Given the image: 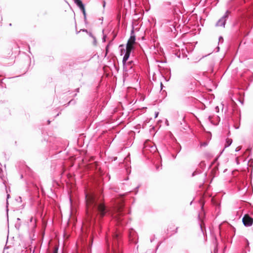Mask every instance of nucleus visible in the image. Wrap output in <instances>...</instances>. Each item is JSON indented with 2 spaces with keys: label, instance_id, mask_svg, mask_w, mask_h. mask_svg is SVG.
<instances>
[{
  "label": "nucleus",
  "instance_id": "obj_1",
  "mask_svg": "<svg viewBox=\"0 0 253 253\" xmlns=\"http://www.w3.org/2000/svg\"><path fill=\"white\" fill-rule=\"evenodd\" d=\"M85 199L86 207V214L88 220H93L98 215L104 216L107 212L105 206L98 203L96 196L92 193H85Z\"/></svg>",
  "mask_w": 253,
  "mask_h": 253
},
{
  "label": "nucleus",
  "instance_id": "obj_2",
  "mask_svg": "<svg viewBox=\"0 0 253 253\" xmlns=\"http://www.w3.org/2000/svg\"><path fill=\"white\" fill-rule=\"evenodd\" d=\"M124 213L123 211V208L121 206L117 209L116 213L115 215V218L118 224L123 225Z\"/></svg>",
  "mask_w": 253,
  "mask_h": 253
},
{
  "label": "nucleus",
  "instance_id": "obj_3",
  "mask_svg": "<svg viewBox=\"0 0 253 253\" xmlns=\"http://www.w3.org/2000/svg\"><path fill=\"white\" fill-rule=\"evenodd\" d=\"M230 13V12L229 10H227L223 16L216 22L215 26L224 27L226 20L228 18Z\"/></svg>",
  "mask_w": 253,
  "mask_h": 253
},
{
  "label": "nucleus",
  "instance_id": "obj_4",
  "mask_svg": "<svg viewBox=\"0 0 253 253\" xmlns=\"http://www.w3.org/2000/svg\"><path fill=\"white\" fill-rule=\"evenodd\" d=\"M242 222L246 227H250L253 225V218L248 214H245L242 218Z\"/></svg>",
  "mask_w": 253,
  "mask_h": 253
},
{
  "label": "nucleus",
  "instance_id": "obj_5",
  "mask_svg": "<svg viewBox=\"0 0 253 253\" xmlns=\"http://www.w3.org/2000/svg\"><path fill=\"white\" fill-rule=\"evenodd\" d=\"M135 35L133 29H132L130 33V36L129 38L126 45L130 46H134V44L135 43Z\"/></svg>",
  "mask_w": 253,
  "mask_h": 253
},
{
  "label": "nucleus",
  "instance_id": "obj_6",
  "mask_svg": "<svg viewBox=\"0 0 253 253\" xmlns=\"http://www.w3.org/2000/svg\"><path fill=\"white\" fill-rule=\"evenodd\" d=\"M133 49L134 46H130L126 45V49L124 48L121 49V55H122L123 53H125V54L130 55L131 51Z\"/></svg>",
  "mask_w": 253,
  "mask_h": 253
},
{
  "label": "nucleus",
  "instance_id": "obj_7",
  "mask_svg": "<svg viewBox=\"0 0 253 253\" xmlns=\"http://www.w3.org/2000/svg\"><path fill=\"white\" fill-rule=\"evenodd\" d=\"M129 56H130V55L125 53V55L123 58L122 62H123V69L125 71H127L126 61L128 59Z\"/></svg>",
  "mask_w": 253,
  "mask_h": 253
},
{
  "label": "nucleus",
  "instance_id": "obj_8",
  "mask_svg": "<svg viewBox=\"0 0 253 253\" xmlns=\"http://www.w3.org/2000/svg\"><path fill=\"white\" fill-rule=\"evenodd\" d=\"M137 237L136 234L135 232L131 229L129 233V239L131 242H135L136 241L134 240V239Z\"/></svg>",
  "mask_w": 253,
  "mask_h": 253
},
{
  "label": "nucleus",
  "instance_id": "obj_9",
  "mask_svg": "<svg viewBox=\"0 0 253 253\" xmlns=\"http://www.w3.org/2000/svg\"><path fill=\"white\" fill-rule=\"evenodd\" d=\"M232 143V140L231 139H227L226 140L225 144L224 145V149L222 150V151L221 152V153H222L224 149L229 147Z\"/></svg>",
  "mask_w": 253,
  "mask_h": 253
},
{
  "label": "nucleus",
  "instance_id": "obj_10",
  "mask_svg": "<svg viewBox=\"0 0 253 253\" xmlns=\"http://www.w3.org/2000/svg\"><path fill=\"white\" fill-rule=\"evenodd\" d=\"M74 2L78 5L80 9H83L84 7L82 1L81 0H74Z\"/></svg>",
  "mask_w": 253,
  "mask_h": 253
},
{
  "label": "nucleus",
  "instance_id": "obj_11",
  "mask_svg": "<svg viewBox=\"0 0 253 253\" xmlns=\"http://www.w3.org/2000/svg\"><path fill=\"white\" fill-rule=\"evenodd\" d=\"M83 14H84V21H86V12H85V7H83V9H80Z\"/></svg>",
  "mask_w": 253,
  "mask_h": 253
},
{
  "label": "nucleus",
  "instance_id": "obj_12",
  "mask_svg": "<svg viewBox=\"0 0 253 253\" xmlns=\"http://www.w3.org/2000/svg\"><path fill=\"white\" fill-rule=\"evenodd\" d=\"M83 14H84V21H86V12H85V7H83V9H80Z\"/></svg>",
  "mask_w": 253,
  "mask_h": 253
},
{
  "label": "nucleus",
  "instance_id": "obj_13",
  "mask_svg": "<svg viewBox=\"0 0 253 253\" xmlns=\"http://www.w3.org/2000/svg\"><path fill=\"white\" fill-rule=\"evenodd\" d=\"M132 61H128V62H127L126 61V64H127V70L129 69H131L132 68V66H131V64L132 63Z\"/></svg>",
  "mask_w": 253,
  "mask_h": 253
},
{
  "label": "nucleus",
  "instance_id": "obj_14",
  "mask_svg": "<svg viewBox=\"0 0 253 253\" xmlns=\"http://www.w3.org/2000/svg\"><path fill=\"white\" fill-rule=\"evenodd\" d=\"M218 42H221V43H222L223 42V38L221 36L219 37Z\"/></svg>",
  "mask_w": 253,
  "mask_h": 253
},
{
  "label": "nucleus",
  "instance_id": "obj_15",
  "mask_svg": "<svg viewBox=\"0 0 253 253\" xmlns=\"http://www.w3.org/2000/svg\"><path fill=\"white\" fill-rule=\"evenodd\" d=\"M158 114H159V112H156L155 113V118H157L158 116Z\"/></svg>",
  "mask_w": 253,
  "mask_h": 253
},
{
  "label": "nucleus",
  "instance_id": "obj_16",
  "mask_svg": "<svg viewBox=\"0 0 253 253\" xmlns=\"http://www.w3.org/2000/svg\"><path fill=\"white\" fill-rule=\"evenodd\" d=\"M105 5H106V2L105 0H103V6L104 8L105 7Z\"/></svg>",
  "mask_w": 253,
  "mask_h": 253
},
{
  "label": "nucleus",
  "instance_id": "obj_17",
  "mask_svg": "<svg viewBox=\"0 0 253 253\" xmlns=\"http://www.w3.org/2000/svg\"><path fill=\"white\" fill-rule=\"evenodd\" d=\"M197 173L196 172V171H194L193 173H192V176H194V175H195L196 174H197Z\"/></svg>",
  "mask_w": 253,
  "mask_h": 253
},
{
  "label": "nucleus",
  "instance_id": "obj_18",
  "mask_svg": "<svg viewBox=\"0 0 253 253\" xmlns=\"http://www.w3.org/2000/svg\"><path fill=\"white\" fill-rule=\"evenodd\" d=\"M241 149V148L237 147L236 149V151H239Z\"/></svg>",
  "mask_w": 253,
  "mask_h": 253
},
{
  "label": "nucleus",
  "instance_id": "obj_19",
  "mask_svg": "<svg viewBox=\"0 0 253 253\" xmlns=\"http://www.w3.org/2000/svg\"><path fill=\"white\" fill-rule=\"evenodd\" d=\"M219 51V46H217V50H216V52H218Z\"/></svg>",
  "mask_w": 253,
  "mask_h": 253
},
{
  "label": "nucleus",
  "instance_id": "obj_20",
  "mask_svg": "<svg viewBox=\"0 0 253 253\" xmlns=\"http://www.w3.org/2000/svg\"><path fill=\"white\" fill-rule=\"evenodd\" d=\"M106 242H107V244L108 246H109V243H108V239H106Z\"/></svg>",
  "mask_w": 253,
  "mask_h": 253
},
{
  "label": "nucleus",
  "instance_id": "obj_21",
  "mask_svg": "<svg viewBox=\"0 0 253 253\" xmlns=\"http://www.w3.org/2000/svg\"><path fill=\"white\" fill-rule=\"evenodd\" d=\"M108 46H109V45H108L106 46V51H107V50H108Z\"/></svg>",
  "mask_w": 253,
  "mask_h": 253
},
{
  "label": "nucleus",
  "instance_id": "obj_22",
  "mask_svg": "<svg viewBox=\"0 0 253 253\" xmlns=\"http://www.w3.org/2000/svg\"><path fill=\"white\" fill-rule=\"evenodd\" d=\"M76 90L77 92H79V88H77Z\"/></svg>",
  "mask_w": 253,
  "mask_h": 253
},
{
  "label": "nucleus",
  "instance_id": "obj_23",
  "mask_svg": "<svg viewBox=\"0 0 253 253\" xmlns=\"http://www.w3.org/2000/svg\"><path fill=\"white\" fill-rule=\"evenodd\" d=\"M200 227L201 230H202V224H200Z\"/></svg>",
  "mask_w": 253,
  "mask_h": 253
},
{
  "label": "nucleus",
  "instance_id": "obj_24",
  "mask_svg": "<svg viewBox=\"0 0 253 253\" xmlns=\"http://www.w3.org/2000/svg\"><path fill=\"white\" fill-rule=\"evenodd\" d=\"M124 45L123 44H121L120 45V47H124Z\"/></svg>",
  "mask_w": 253,
  "mask_h": 253
},
{
  "label": "nucleus",
  "instance_id": "obj_25",
  "mask_svg": "<svg viewBox=\"0 0 253 253\" xmlns=\"http://www.w3.org/2000/svg\"><path fill=\"white\" fill-rule=\"evenodd\" d=\"M105 37H103V39L104 42H105Z\"/></svg>",
  "mask_w": 253,
  "mask_h": 253
},
{
  "label": "nucleus",
  "instance_id": "obj_26",
  "mask_svg": "<svg viewBox=\"0 0 253 253\" xmlns=\"http://www.w3.org/2000/svg\"><path fill=\"white\" fill-rule=\"evenodd\" d=\"M162 86H163V84H162V83H161V88H162Z\"/></svg>",
  "mask_w": 253,
  "mask_h": 253
},
{
  "label": "nucleus",
  "instance_id": "obj_27",
  "mask_svg": "<svg viewBox=\"0 0 253 253\" xmlns=\"http://www.w3.org/2000/svg\"><path fill=\"white\" fill-rule=\"evenodd\" d=\"M9 196H9V194H8V195H7V198H9Z\"/></svg>",
  "mask_w": 253,
  "mask_h": 253
},
{
  "label": "nucleus",
  "instance_id": "obj_28",
  "mask_svg": "<svg viewBox=\"0 0 253 253\" xmlns=\"http://www.w3.org/2000/svg\"><path fill=\"white\" fill-rule=\"evenodd\" d=\"M236 161H237V164H238V158H236Z\"/></svg>",
  "mask_w": 253,
  "mask_h": 253
},
{
  "label": "nucleus",
  "instance_id": "obj_29",
  "mask_svg": "<svg viewBox=\"0 0 253 253\" xmlns=\"http://www.w3.org/2000/svg\"><path fill=\"white\" fill-rule=\"evenodd\" d=\"M50 121H49V120H48V124H50Z\"/></svg>",
  "mask_w": 253,
  "mask_h": 253
},
{
  "label": "nucleus",
  "instance_id": "obj_30",
  "mask_svg": "<svg viewBox=\"0 0 253 253\" xmlns=\"http://www.w3.org/2000/svg\"><path fill=\"white\" fill-rule=\"evenodd\" d=\"M177 228H176V231H175V233L177 232Z\"/></svg>",
  "mask_w": 253,
  "mask_h": 253
},
{
  "label": "nucleus",
  "instance_id": "obj_31",
  "mask_svg": "<svg viewBox=\"0 0 253 253\" xmlns=\"http://www.w3.org/2000/svg\"><path fill=\"white\" fill-rule=\"evenodd\" d=\"M53 253H57V252L56 251H55Z\"/></svg>",
  "mask_w": 253,
  "mask_h": 253
},
{
  "label": "nucleus",
  "instance_id": "obj_32",
  "mask_svg": "<svg viewBox=\"0 0 253 253\" xmlns=\"http://www.w3.org/2000/svg\"><path fill=\"white\" fill-rule=\"evenodd\" d=\"M153 241V239H151V242H152V241Z\"/></svg>",
  "mask_w": 253,
  "mask_h": 253
},
{
  "label": "nucleus",
  "instance_id": "obj_33",
  "mask_svg": "<svg viewBox=\"0 0 253 253\" xmlns=\"http://www.w3.org/2000/svg\"><path fill=\"white\" fill-rule=\"evenodd\" d=\"M72 100H71L70 101H69V104L71 102Z\"/></svg>",
  "mask_w": 253,
  "mask_h": 253
},
{
  "label": "nucleus",
  "instance_id": "obj_34",
  "mask_svg": "<svg viewBox=\"0 0 253 253\" xmlns=\"http://www.w3.org/2000/svg\"><path fill=\"white\" fill-rule=\"evenodd\" d=\"M247 241V243H248V245H249V241Z\"/></svg>",
  "mask_w": 253,
  "mask_h": 253
}]
</instances>
